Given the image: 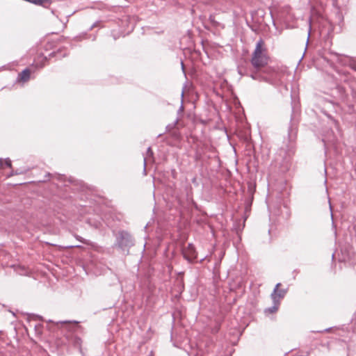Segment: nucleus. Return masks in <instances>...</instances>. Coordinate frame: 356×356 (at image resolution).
Here are the masks:
<instances>
[{"label": "nucleus", "instance_id": "1", "mask_svg": "<svg viewBox=\"0 0 356 356\" xmlns=\"http://www.w3.org/2000/svg\"><path fill=\"white\" fill-rule=\"evenodd\" d=\"M270 58L267 54L259 55L254 60V56L251 57L250 63L252 68H248L241 64L238 66V73L242 76H250L254 80L259 81H268L269 77L273 74L274 70L268 66Z\"/></svg>", "mask_w": 356, "mask_h": 356}, {"label": "nucleus", "instance_id": "2", "mask_svg": "<svg viewBox=\"0 0 356 356\" xmlns=\"http://www.w3.org/2000/svg\"><path fill=\"white\" fill-rule=\"evenodd\" d=\"M51 178H54V179H56L58 181V183L56 184L58 188H60L61 187L60 184L63 185L64 193L60 195L61 198L63 199H71L72 198V193L74 194L76 191L84 192L86 189V186L83 181L76 180L72 177L67 179V177L64 175H54L49 172H47L44 175V179L41 181L44 182L47 180L50 179Z\"/></svg>", "mask_w": 356, "mask_h": 356}, {"label": "nucleus", "instance_id": "3", "mask_svg": "<svg viewBox=\"0 0 356 356\" xmlns=\"http://www.w3.org/2000/svg\"><path fill=\"white\" fill-rule=\"evenodd\" d=\"M349 236H346L344 244H340V254H338V261L345 266L354 267L356 265V257L350 241L356 243V222L348 227Z\"/></svg>", "mask_w": 356, "mask_h": 356}, {"label": "nucleus", "instance_id": "4", "mask_svg": "<svg viewBox=\"0 0 356 356\" xmlns=\"http://www.w3.org/2000/svg\"><path fill=\"white\" fill-rule=\"evenodd\" d=\"M113 232L115 236V247L128 254L129 248L134 245V238L133 236L126 230H120L116 234H115L114 231Z\"/></svg>", "mask_w": 356, "mask_h": 356}, {"label": "nucleus", "instance_id": "5", "mask_svg": "<svg viewBox=\"0 0 356 356\" xmlns=\"http://www.w3.org/2000/svg\"><path fill=\"white\" fill-rule=\"evenodd\" d=\"M69 52L67 50V48L65 47H61L57 49L56 50L51 52L48 56L44 55L43 53H41L38 55L37 60H35V63H33L31 66V68L35 69H41L42 68L49 59L51 58H56V59H60L62 58L67 56Z\"/></svg>", "mask_w": 356, "mask_h": 356}, {"label": "nucleus", "instance_id": "6", "mask_svg": "<svg viewBox=\"0 0 356 356\" xmlns=\"http://www.w3.org/2000/svg\"><path fill=\"white\" fill-rule=\"evenodd\" d=\"M331 95L333 99L330 100L328 104L334 109L335 105H339V102L347 103L348 102L349 95L346 88L341 85H337L331 90Z\"/></svg>", "mask_w": 356, "mask_h": 356}, {"label": "nucleus", "instance_id": "7", "mask_svg": "<svg viewBox=\"0 0 356 356\" xmlns=\"http://www.w3.org/2000/svg\"><path fill=\"white\" fill-rule=\"evenodd\" d=\"M298 111L296 110L295 107H292V113L291 115L290 125L288 129V137L289 141L295 140L297 134V124H298Z\"/></svg>", "mask_w": 356, "mask_h": 356}, {"label": "nucleus", "instance_id": "8", "mask_svg": "<svg viewBox=\"0 0 356 356\" xmlns=\"http://www.w3.org/2000/svg\"><path fill=\"white\" fill-rule=\"evenodd\" d=\"M181 254L184 259L188 263L193 264L197 262V252L193 243H189L186 247L182 248Z\"/></svg>", "mask_w": 356, "mask_h": 356}, {"label": "nucleus", "instance_id": "9", "mask_svg": "<svg viewBox=\"0 0 356 356\" xmlns=\"http://www.w3.org/2000/svg\"><path fill=\"white\" fill-rule=\"evenodd\" d=\"M280 286L281 283H277L275 285L272 293L270 294V298L272 301L277 300V302L280 303V300L283 299L287 293L288 288L280 289Z\"/></svg>", "mask_w": 356, "mask_h": 356}, {"label": "nucleus", "instance_id": "10", "mask_svg": "<svg viewBox=\"0 0 356 356\" xmlns=\"http://www.w3.org/2000/svg\"><path fill=\"white\" fill-rule=\"evenodd\" d=\"M267 54V49L265 47L264 41L262 38H260L256 43V46L254 51L252 52V56H254V60L256 61V58L259 55Z\"/></svg>", "mask_w": 356, "mask_h": 356}, {"label": "nucleus", "instance_id": "11", "mask_svg": "<svg viewBox=\"0 0 356 356\" xmlns=\"http://www.w3.org/2000/svg\"><path fill=\"white\" fill-rule=\"evenodd\" d=\"M257 13V11H252L251 12V20L252 22V24L250 22L248 19H246V25L248 26V28L254 33H258L259 31V27L261 25V22L256 19L254 20V15Z\"/></svg>", "mask_w": 356, "mask_h": 356}, {"label": "nucleus", "instance_id": "12", "mask_svg": "<svg viewBox=\"0 0 356 356\" xmlns=\"http://www.w3.org/2000/svg\"><path fill=\"white\" fill-rule=\"evenodd\" d=\"M321 112L328 118V120L330 121L331 123H332L334 125V127L337 129H339V122L337 120H336L334 118V117L332 115V112H334V113L335 112V108L333 109L332 108L331 111H327L326 109V108L323 107L321 108Z\"/></svg>", "mask_w": 356, "mask_h": 356}, {"label": "nucleus", "instance_id": "13", "mask_svg": "<svg viewBox=\"0 0 356 356\" xmlns=\"http://www.w3.org/2000/svg\"><path fill=\"white\" fill-rule=\"evenodd\" d=\"M32 72H35V70H32L29 67H26L20 73L18 74L17 81L24 83L28 81L31 77V73Z\"/></svg>", "mask_w": 356, "mask_h": 356}, {"label": "nucleus", "instance_id": "14", "mask_svg": "<svg viewBox=\"0 0 356 356\" xmlns=\"http://www.w3.org/2000/svg\"><path fill=\"white\" fill-rule=\"evenodd\" d=\"M48 323H53L56 327H59L60 325H65L67 327H70L71 325H73V326L77 327L79 325V322L76 321H58L54 322L51 320H49Z\"/></svg>", "mask_w": 356, "mask_h": 356}, {"label": "nucleus", "instance_id": "15", "mask_svg": "<svg viewBox=\"0 0 356 356\" xmlns=\"http://www.w3.org/2000/svg\"><path fill=\"white\" fill-rule=\"evenodd\" d=\"M253 200H254V196H250V195H247L245 198V202H244V204H245V218H246L248 216V213L250 212L251 211V207H252V202H253Z\"/></svg>", "mask_w": 356, "mask_h": 356}, {"label": "nucleus", "instance_id": "16", "mask_svg": "<svg viewBox=\"0 0 356 356\" xmlns=\"http://www.w3.org/2000/svg\"><path fill=\"white\" fill-rule=\"evenodd\" d=\"M280 302H277V300L273 301V306L267 307L264 309V314H274L277 312L280 307Z\"/></svg>", "mask_w": 356, "mask_h": 356}, {"label": "nucleus", "instance_id": "17", "mask_svg": "<svg viewBox=\"0 0 356 356\" xmlns=\"http://www.w3.org/2000/svg\"><path fill=\"white\" fill-rule=\"evenodd\" d=\"M71 342L74 348H77L80 353H82V348H81L82 340L79 337H78V336L73 337L72 338Z\"/></svg>", "mask_w": 356, "mask_h": 356}, {"label": "nucleus", "instance_id": "18", "mask_svg": "<svg viewBox=\"0 0 356 356\" xmlns=\"http://www.w3.org/2000/svg\"><path fill=\"white\" fill-rule=\"evenodd\" d=\"M102 221L106 224L107 227H108L111 229H113L115 227V224L113 218V215L110 214L105 216V218H102Z\"/></svg>", "mask_w": 356, "mask_h": 356}, {"label": "nucleus", "instance_id": "19", "mask_svg": "<svg viewBox=\"0 0 356 356\" xmlns=\"http://www.w3.org/2000/svg\"><path fill=\"white\" fill-rule=\"evenodd\" d=\"M154 156V152L150 147H149L147 149L146 151V156H144L143 158V165H144V169H143V173L144 175H146V166H147V158H152Z\"/></svg>", "mask_w": 356, "mask_h": 356}, {"label": "nucleus", "instance_id": "20", "mask_svg": "<svg viewBox=\"0 0 356 356\" xmlns=\"http://www.w3.org/2000/svg\"><path fill=\"white\" fill-rule=\"evenodd\" d=\"M344 64L356 72V60L353 58L346 57V60L345 61Z\"/></svg>", "mask_w": 356, "mask_h": 356}, {"label": "nucleus", "instance_id": "21", "mask_svg": "<svg viewBox=\"0 0 356 356\" xmlns=\"http://www.w3.org/2000/svg\"><path fill=\"white\" fill-rule=\"evenodd\" d=\"M256 191V184L252 181L248 182V195L254 196Z\"/></svg>", "mask_w": 356, "mask_h": 356}, {"label": "nucleus", "instance_id": "22", "mask_svg": "<svg viewBox=\"0 0 356 356\" xmlns=\"http://www.w3.org/2000/svg\"><path fill=\"white\" fill-rule=\"evenodd\" d=\"M140 286L142 287H145L147 291H150L151 290L150 277L149 276L146 277L143 282H140Z\"/></svg>", "mask_w": 356, "mask_h": 356}, {"label": "nucleus", "instance_id": "23", "mask_svg": "<svg viewBox=\"0 0 356 356\" xmlns=\"http://www.w3.org/2000/svg\"><path fill=\"white\" fill-rule=\"evenodd\" d=\"M56 48V42L54 41H48L44 45V50L47 51L52 49H54Z\"/></svg>", "mask_w": 356, "mask_h": 356}, {"label": "nucleus", "instance_id": "24", "mask_svg": "<svg viewBox=\"0 0 356 356\" xmlns=\"http://www.w3.org/2000/svg\"><path fill=\"white\" fill-rule=\"evenodd\" d=\"M27 170H28L25 169V168H24V169L18 168V169H16V170H13L10 172L8 177H11V176H13V175H22L24 173H26Z\"/></svg>", "mask_w": 356, "mask_h": 356}, {"label": "nucleus", "instance_id": "25", "mask_svg": "<svg viewBox=\"0 0 356 356\" xmlns=\"http://www.w3.org/2000/svg\"><path fill=\"white\" fill-rule=\"evenodd\" d=\"M0 165L1 166L5 165L8 168H12L11 160L9 158H6L5 159L0 158Z\"/></svg>", "mask_w": 356, "mask_h": 356}, {"label": "nucleus", "instance_id": "26", "mask_svg": "<svg viewBox=\"0 0 356 356\" xmlns=\"http://www.w3.org/2000/svg\"><path fill=\"white\" fill-rule=\"evenodd\" d=\"M88 222L91 225L93 226L95 229H101L102 227V222L99 220H95L92 221L91 219H89L88 220Z\"/></svg>", "mask_w": 356, "mask_h": 356}, {"label": "nucleus", "instance_id": "27", "mask_svg": "<svg viewBox=\"0 0 356 356\" xmlns=\"http://www.w3.org/2000/svg\"><path fill=\"white\" fill-rule=\"evenodd\" d=\"M179 118H177L173 123L172 124H168L166 127H165V131L169 132L171 130H172L177 125V124L179 122Z\"/></svg>", "mask_w": 356, "mask_h": 356}, {"label": "nucleus", "instance_id": "28", "mask_svg": "<svg viewBox=\"0 0 356 356\" xmlns=\"http://www.w3.org/2000/svg\"><path fill=\"white\" fill-rule=\"evenodd\" d=\"M311 22H312V19L311 18L309 19V29H308V34H307V42H306V47H305V50L307 49V45H308V43H309V38H310V36H311V31H312V24H311Z\"/></svg>", "mask_w": 356, "mask_h": 356}, {"label": "nucleus", "instance_id": "29", "mask_svg": "<svg viewBox=\"0 0 356 356\" xmlns=\"http://www.w3.org/2000/svg\"><path fill=\"white\" fill-rule=\"evenodd\" d=\"M343 330V325L341 327H328V328H326L323 331H318V332H329L330 330Z\"/></svg>", "mask_w": 356, "mask_h": 356}, {"label": "nucleus", "instance_id": "30", "mask_svg": "<svg viewBox=\"0 0 356 356\" xmlns=\"http://www.w3.org/2000/svg\"><path fill=\"white\" fill-rule=\"evenodd\" d=\"M179 288L180 290V293H181L184 290V283L183 278H181L180 280H179Z\"/></svg>", "mask_w": 356, "mask_h": 356}, {"label": "nucleus", "instance_id": "31", "mask_svg": "<svg viewBox=\"0 0 356 356\" xmlns=\"http://www.w3.org/2000/svg\"><path fill=\"white\" fill-rule=\"evenodd\" d=\"M209 20L210 21V22L215 26H216L218 24V22L217 21L215 20V18L212 15H210L209 16Z\"/></svg>", "mask_w": 356, "mask_h": 356}, {"label": "nucleus", "instance_id": "32", "mask_svg": "<svg viewBox=\"0 0 356 356\" xmlns=\"http://www.w3.org/2000/svg\"><path fill=\"white\" fill-rule=\"evenodd\" d=\"M181 70H182L183 73L186 76V72L185 65H184L183 60H181Z\"/></svg>", "mask_w": 356, "mask_h": 356}, {"label": "nucleus", "instance_id": "33", "mask_svg": "<svg viewBox=\"0 0 356 356\" xmlns=\"http://www.w3.org/2000/svg\"><path fill=\"white\" fill-rule=\"evenodd\" d=\"M184 109V107L183 106V104H181L179 108L177 111V113L179 114L180 113L183 112Z\"/></svg>", "mask_w": 356, "mask_h": 356}, {"label": "nucleus", "instance_id": "34", "mask_svg": "<svg viewBox=\"0 0 356 356\" xmlns=\"http://www.w3.org/2000/svg\"><path fill=\"white\" fill-rule=\"evenodd\" d=\"M283 207H284V209H286V216H289L290 213L288 211V207H287V205H286V204L285 202L283 203Z\"/></svg>", "mask_w": 356, "mask_h": 356}, {"label": "nucleus", "instance_id": "35", "mask_svg": "<svg viewBox=\"0 0 356 356\" xmlns=\"http://www.w3.org/2000/svg\"><path fill=\"white\" fill-rule=\"evenodd\" d=\"M76 238H77L79 241L82 242L83 243L86 244V240H85V239H83L82 237H81V236H78V237H76Z\"/></svg>", "mask_w": 356, "mask_h": 356}, {"label": "nucleus", "instance_id": "36", "mask_svg": "<svg viewBox=\"0 0 356 356\" xmlns=\"http://www.w3.org/2000/svg\"><path fill=\"white\" fill-rule=\"evenodd\" d=\"M171 172H172V177H173L174 178H175V177H176V175H177V172H176V170H175V169H172V171H171Z\"/></svg>", "mask_w": 356, "mask_h": 356}, {"label": "nucleus", "instance_id": "37", "mask_svg": "<svg viewBox=\"0 0 356 356\" xmlns=\"http://www.w3.org/2000/svg\"><path fill=\"white\" fill-rule=\"evenodd\" d=\"M192 182L196 185H197V177H194L193 179H192Z\"/></svg>", "mask_w": 356, "mask_h": 356}, {"label": "nucleus", "instance_id": "38", "mask_svg": "<svg viewBox=\"0 0 356 356\" xmlns=\"http://www.w3.org/2000/svg\"><path fill=\"white\" fill-rule=\"evenodd\" d=\"M280 206H278V207H277V211H275V215H280Z\"/></svg>", "mask_w": 356, "mask_h": 356}, {"label": "nucleus", "instance_id": "39", "mask_svg": "<svg viewBox=\"0 0 356 356\" xmlns=\"http://www.w3.org/2000/svg\"><path fill=\"white\" fill-rule=\"evenodd\" d=\"M99 23V22H95L90 28V29H92L94 27L97 26V24Z\"/></svg>", "mask_w": 356, "mask_h": 356}, {"label": "nucleus", "instance_id": "40", "mask_svg": "<svg viewBox=\"0 0 356 356\" xmlns=\"http://www.w3.org/2000/svg\"><path fill=\"white\" fill-rule=\"evenodd\" d=\"M80 207H85L86 209H85V212H89V210H87L86 208H87V206L86 205H83V204H79Z\"/></svg>", "mask_w": 356, "mask_h": 356}, {"label": "nucleus", "instance_id": "41", "mask_svg": "<svg viewBox=\"0 0 356 356\" xmlns=\"http://www.w3.org/2000/svg\"><path fill=\"white\" fill-rule=\"evenodd\" d=\"M335 254H336V252H334V253H332V261H333V260L334 259V258H335Z\"/></svg>", "mask_w": 356, "mask_h": 356}, {"label": "nucleus", "instance_id": "42", "mask_svg": "<svg viewBox=\"0 0 356 356\" xmlns=\"http://www.w3.org/2000/svg\"><path fill=\"white\" fill-rule=\"evenodd\" d=\"M330 211H331V216H332V207L331 205L330 204ZM332 218L333 219V218L332 217ZM332 225H334V222L332 221Z\"/></svg>", "mask_w": 356, "mask_h": 356}, {"label": "nucleus", "instance_id": "43", "mask_svg": "<svg viewBox=\"0 0 356 356\" xmlns=\"http://www.w3.org/2000/svg\"><path fill=\"white\" fill-rule=\"evenodd\" d=\"M75 39H76V40H80L81 38V37H80V36H76V37L75 38Z\"/></svg>", "mask_w": 356, "mask_h": 356}, {"label": "nucleus", "instance_id": "44", "mask_svg": "<svg viewBox=\"0 0 356 356\" xmlns=\"http://www.w3.org/2000/svg\"><path fill=\"white\" fill-rule=\"evenodd\" d=\"M178 275H180V276H181V277H183V275H184V272H179V273H178Z\"/></svg>", "mask_w": 356, "mask_h": 356}, {"label": "nucleus", "instance_id": "45", "mask_svg": "<svg viewBox=\"0 0 356 356\" xmlns=\"http://www.w3.org/2000/svg\"><path fill=\"white\" fill-rule=\"evenodd\" d=\"M41 325L40 324L38 325H35L34 327L37 330L38 327H40Z\"/></svg>", "mask_w": 356, "mask_h": 356}, {"label": "nucleus", "instance_id": "46", "mask_svg": "<svg viewBox=\"0 0 356 356\" xmlns=\"http://www.w3.org/2000/svg\"><path fill=\"white\" fill-rule=\"evenodd\" d=\"M204 259H205V257H204V258L201 259L200 260V264H202Z\"/></svg>", "mask_w": 356, "mask_h": 356}, {"label": "nucleus", "instance_id": "47", "mask_svg": "<svg viewBox=\"0 0 356 356\" xmlns=\"http://www.w3.org/2000/svg\"><path fill=\"white\" fill-rule=\"evenodd\" d=\"M267 204H268V209L270 210V208H271V206H270L268 203H267Z\"/></svg>", "mask_w": 356, "mask_h": 356}, {"label": "nucleus", "instance_id": "48", "mask_svg": "<svg viewBox=\"0 0 356 356\" xmlns=\"http://www.w3.org/2000/svg\"><path fill=\"white\" fill-rule=\"evenodd\" d=\"M4 254H5V252L3 251H0V255Z\"/></svg>", "mask_w": 356, "mask_h": 356}, {"label": "nucleus", "instance_id": "49", "mask_svg": "<svg viewBox=\"0 0 356 356\" xmlns=\"http://www.w3.org/2000/svg\"><path fill=\"white\" fill-rule=\"evenodd\" d=\"M273 24L274 26H276L275 22V21L273 19Z\"/></svg>", "mask_w": 356, "mask_h": 356}, {"label": "nucleus", "instance_id": "50", "mask_svg": "<svg viewBox=\"0 0 356 356\" xmlns=\"http://www.w3.org/2000/svg\"><path fill=\"white\" fill-rule=\"evenodd\" d=\"M293 273H298V270H294Z\"/></svg>", "mask_w": 356, "mask_h": 356}, {"label": "nucleus", "instance_id": "51", "mask_svg": "<svg viewBox=\"0 0 356 356\" xmlns=\"http://www.w3.org/2000/svg\"><path fill=\"white\" fill-rule=\"evenodd\" d=\"M325 60H327L328 62V60L326 58V57H323Z\"/></svg>", "mask_w": 356, "mask_h": 356}, {"label": "nucleus", "instance_id": "52", "mask_svg": "<svg viewBox=\"0 0 356 356\" xmlns=\"http://www.w3.org/2000/svg\"><path fill=\"white\" fill-rule=\"evenodd\" d=\"M161 136H162V134H160L158 135V137H160Z\"/></svg>", "mask_w": 356, "mask_h": 356}, {"label": "nucleus", "instance_id": "53", "mask_svg": "<svg viewBox=\"0 0 356 356\" xmlns=\"http://www.w3.org/2000/svg\"><path fill=\"white\" fill-rule=\"evenodd\" d=\"M48 245H54V244H51L50 243H47Z\"/></svg>", "mask_w": 356, "mask_h": 356}]
</instances>
